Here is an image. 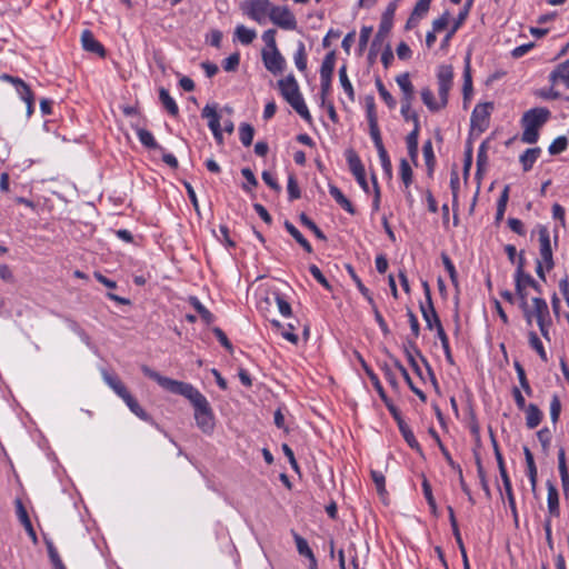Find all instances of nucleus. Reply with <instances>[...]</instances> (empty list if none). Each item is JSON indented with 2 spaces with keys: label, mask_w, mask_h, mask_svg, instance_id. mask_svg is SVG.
Masks as SVG:
<instances>
[{
  "label": "nucleus",
  "mask_w": 569,
  "mask_h": 569,
  "mask_svg": "<svg viewBox=\"0 0 569 569\" xmlns=\"http://www.w3.org/2000/svg\"><path fill=\"white\" fill-rule=\"evenodd\" d=\"M261 59L264 68L271 72L272 74H280L283 72L286 68V59L280 53L279 49L277 50H267L262 49Z\"/></svg>",
  "instance_id": "nucleus-11"
},
{
  "label": "nucleus",
  "mask_w": 569,
  "mask_h": 569,
  "mask_svg": "<svg viewBox=\"0 0 569 569\" xmlns=\"http://www.w3.org/2000/svg\"><path fill=\"white\" fill-rule=\"evenodd\" d=\"M240 63V54L238 52L230 54L222 61V68L227 72L236 71Z\"/></svg>",
  "instance_id": "nucleus-55"
},
{
  "label": "nucleus",
  "mask_w": 569,
  "mask_h": 569,
  "mask_svg": "<svg viewBox=\"0 0 569 569\" xmlns=\"http://www.w3.org/2000/svg\"><path fill=\"white\" fill-rule=\"evenodd\" d=\"M395 10H396V4L390 3L388 6L386 12L383 13L380 24H379L378 32L375 36V39L371 44L370 54L373 53L375 48L380 46L383 42L385 38L389 34V32L392 28V18L395 14Z\"/></svg>",
  "instance_id": "nucleus-12"
},
{
  "label": "nucleus",
  "mask_w": 569,
  "mask_h": 569,
  "mask_svg": "<svg viewBox=\"0 0 569 569\" xmlns=\"http://www.w3.org/2000/svg\"><path fill=\"white\" fill-rule=\"evenodd\" d=\"M123 401L137 417L144 421L150 419L149 415L141 408L138 401L130 393L123 399Z\"/></svg>",
  "instance_id": "nucleus-40"
},
{
  "label": "nucleus",
  "mask_w": 569,
  "mask_h": 569,
  "mask_svg": "<svg viewBox=\"0 0 569 569\" xmlns=\"http://www.w3.org/2000/svg\"><path fill=\"white\" fill-rule=\"evenodd\" d=\"M547 489H548V497H547L548 511H549L550 516L559 517L560 508H559L558 489L550 481L547 482Z\"/></svg>",
  "instance_id": "nucleus-18"
},
{
  "label": "nucleus",
  "mask_w": 569,
  "mask_h": 569,
  "mask_svg": "<svg viewBox=\"0 0 569 569\" xmlns=\"http://www.w3.org/2000/svg\"><path fill=\"white\" fill-rule=\"evenodd\" d=\"M528 338H529L530 347L533 350H536L537 353L539 355L540 359L546 362L548 360L547 353H546L542 342L539 339V337L537 336V333L535 331H530L528 335Z\"/></svg>",
  "instance_id": "nucleus-43"
},
{
  "label": "nucleus",
  "mask_w": 569,
  "mask_h": 569,
  "mask_svg": "<svg viewBox=\"0 0 569 569\" xmlns=\"http://www.w3.org/2000/svg\"><path fill=\"white\" fill-rule=\"evenodd\" d=\"M453 69L450 64H441L437 71L439 100L448 103L449 91L452 87Z\"/></svg>",
  "instance_id": "nucleus-9"
},
{
  "label": "nucleus",
  "mask_w": 569,
  "mask_h": 569,
  "mask_svg": "<svg viewBox=\"0 0 569 569\" xmlns=\"http://www.w3.org/2000/svg\"><path fill=\"white\" fill-rule=\"evenodd\" d=\"M487 162H488L487 141H483L479 147L478 156H477L478 172H480L482 170V168H485L487 166Z\"/></svg>",
  "instance_id": "nucleus-58"
},
{
  "label": "nucleus",
  "mask_w": 569,
  "mask_h": 569,
  "mask_svg": "<svg viewBox=\"0 0 569 569\" xmlns=\"http://www.w3.org/2000/svg\"><path fill=\"white\" fill-rule=\"evenodd\" d=\"M136 133L141 144H143L146 148L163 150L162 147L159 146V143L156 141L153 134L150 131L137 127Z\"/></svg>",
  "instance_id": "nucleus-23"
},
{
  "label": "nucleus",
  "mask_w": 569,
  "mask_h": 569,
  "mask_svg": "<svg viewBox=\"0 0 569 569\" xmlns=\"http://www.w3.org/2000/svg\"><path fill=\"white\" fill-rule=\"evenodd\" d=\"M347 161L350 171L355 176L357 182L362 188L365 192H369V186L366 179L365 167L359 158V156L352 150L349 149L346 152Z\"/></svg>",
  "instance_id": "nucleus-13"
},
{
  "label": "nucleus",
  "mask_w": 569,
  "mask_h": 569,
  "mask_svg": "<svg viewBox=\"0 0 569 569\" xmlns=\"http://www.w3.org/2000/svg\"><path fill=\"white\" fill-rule=\"evenodd\" d=\"M541 153V149L539 147L527 149L520 157L519 161L522 166L525 172H528L532 169L533 163L537 161Z\"/></svg>",
  "instance_id": "nucleus-20"
},
{
  "label": "nucleus",
  "mask_w": 569,
  "mask_h": 569,
  "mask_svg": "<svg viewBox=\"0 0 569 569\" xmlns=\"http://www.w3.org/2000/svg\"><path fill=\"white\" fill-rule=\"evenodd\" d=\"M272 6L269 0H246L241 4V10L250 19L261 23L264 17L270 14Z\"/></svg>",
  "instance_id": "nucleus-6"
},
{
  "label": "nucleus",
  "mask_w": 569,
  "mask_h": 569,
  "mask_svg": "<svg viewBox=\"0 0 569 569\" xmlns=\"http://www.w3.org/2000/svg\"><path fill=\"white\" fill-rule=\"evenodd\" d=\"M293 537H295V542H296L297 550H298L299 555L309 559L310 569H317L316 557H315L311 548L309 547L307 540L305 538H302L301 536H299L298 533H295Z\"/></svg>",
  "instance_id": "nucleus-17"
},
{
  "label": "nucleus",
  "mask_w": 569,
  "mask_h": 569,
  "mask_svg": "<svg viewBox=\"0 0 569 569\" xmlns=\"http://www.w3.org/2000/svg\"><path fill=\"white\" fill-rule=\"evenodd\" d=\"M421 99L431 112H437L448 104L445 103L442 100H440L439 102L436 101L433 92L428 87L421 90Z\"/></svg>",
  "instance_id": "nucleus-21"
},
{
  "label": "nucleus",
  "mask_w": 569,
  "mask_h": 569,
  "mask_svg": "<svg viewBox=\"0 0 569 569\" xmlns=\"http://www.w3.org/2000/svg\"><path fill=\"white\" fill-rule=\"evenodd\" d=\"M269 19L273 24L284 30H295L297 28V19L286 6H272Z\"/></svg>",
  "instance_id": "nucleus-7"
},
{
  "label": "nucleus",
  "mask_w": 569,
  "mask_h": 569,
  "mask_svg": "<svg viewBox=\"0 0 569 569\" xmlns=\"http://www.w3.org/2000/svg\"><path fill=\"white\" fill-rule=\"evenodd\" d=\"M422 152H423V158H425V161H426V166L428 168V172H429V174H432L433 167H435V163H436V158H435L431 140H427L423 143Z\"/></svg>",
  "instance_id": "nucleus-42"
},
{
  "label": "nucleus",
  "mask_w": 569,
  "mask_h": 569,
  "mask_svg": "<svg viewBox=\"0 0 569 569\" xmlns=\"http://www.w3.org/2000/svg\"><path fill=\"white\" fill-rule=\"evenodd\" d=\"M299 219L301 221V223L307 227L308 229H310L315 236L322 240V241H326L327 240V237L325 236V233L321 231V229L306 214V213H301L299 216Z\"/></svg>",
  "instance_id": "nucleus-45"
},
{
  "label": "nucleus",
  "mask_w": 569,
  "mask_h": 569,
  "mask_svg": "<svg viewBox=\"0 0 569 569\" xmlns=\"http://www.w3.org/2000/svg\"><path fill=\"white\" fill-rule=\"evenodd\" d=\"M254 136V128L250 123H241L239 127V139L244 147L251 146Z\"/></svg>",
  "instance_id": "nucleus-37"
},
{
  "label": "nucleus",
  "mask_w": 569,
  "mask_h": 569,
  "mask_svg": "<svg viewBox=\"0 0 569 569\" xmlns=\"http://www.w3.org/2000/svg\"><path fill=\"white\" fill-rule=\"evenodd\" d=\"M562 81L569 88V59L560 63L551 73L550 81Z\"/></svg>",
  "instance_id": "nucleus-27"
},
{
  "label": "nucleus",
  "mask_w": 569,
  "mask_h": 569,
  "mask_svg": "<svg viewBox=\"0 0 569 569\" xmlns=\"http://www.w3.org/2000/svg\"><path fill=\"white\" fill-rule=\"evenodd\" d=\"M234 34L242 44H250L257 37V33L253 29H249L243 24H240L236 28Z\"/></svg>",
  "instance_id": "nucleus-35"
},
{
  "label": "nucleus",
  "mask_w": 569,
  "mask_h": 569,
  "mask_svg": "<svg viewBox=\"0 0 569 569\" xmlns=\"http://www.w3.org/2000/svg\"><path fill=\"white\" fill-rule=\"evenodd\" d=\"M278 87L284 100L295 109V111L308 123H311L312 117L300 93L295 76L290 73L286 78L280 79L278 81Z\"/></svg>",
  "instance_id": "nucleus-2"
},
{
  "label": "nucleus",
  "mask_w": 569,
  "mask_h": 569,
  "mask_svg": "<svg viewBox=\"0 0 569 569\" xmlns=\"http://www.w3.org/2000/svg\"><path fill=\"white\" fill-rule=\"evenodd\" d=\"M106 383L123 400L130 392L117 376L103 373Z\"/></svg>",
  "instance_id": "nucleus-22"
},
{
  "label": "nucleus",
  "mask_w": 569,
  "mask_h": 569,
  "mask_svg": "<svg viewBox=\"0 0 569 569\" xmlns=\"http://www.w3.org/2000/svg\"><path fill=\"white\" fill-rule=\"evenodd\" d=\"M159 99L169 114H171L173 117H176L178 114L179 108L167 89L161 88L159 90Z\"/></svg>",
  "instance_id": "nucleus-28"
},
{
  "label": "nucleus",
  "mask_w": 569,
  "mask_h": 569,
  "mask_svg": "<svg viewBox=\"0 0 569 569\" xmlns=\"http://www.w3.org/2000/svg\"><path fill=\"white\" fill-rule=\"evenodd\" d=\"M82 48L91 53H96L101 58L106 57L104 47L94 38L93 33L86 29L81 33Z\"/></svg>",
  "instance_id": "nucleus-14"
},
{
  "label": "nucleus",
  "mask_w": 569,
  "mask_h": 569,
  "mask_svg": "<svg viewBox=\"0 0 569 569\" xmlns=\"http://www.w3.org/2000/svg\"><path fill=\"white\" fill-rule=\"evenodd\" d=\"M422 288L426 297V302H420L422 318L426 321L427 329H436L438 331L439 326H442V323L432 302L430 286L427 281H422Z\"/></svg>",
  "instance_id": "nucleus-4"
},
{
  "label": "nucleus",
  "mask_w": 569,
  "mask_h": 569,
  "mask_svg": "<svg viewBox=\"0 0 569 569\" xmlns=\"http://www.w3.org/2000/svg\"><path fill=\"white\" fill-rule=\"evenodd\" d=\"M551 113L547 108H532L523 113L521 122L523 132L521 141L536 143L539 139V129L549 120Z\"/></svg>",
  "instance_id": "nucleus-3"
},
{
  "label": "nucleus",
  "mask_w": 569,
  "mask_h": 569,
  "mask_svg": "<svg viewBox=\"0 0 569 569\" xmlns=\"http://www.w3.org/2000/svg\"><path fill=\"white\" fill-rule=\"evenodd\" d=\"M378 151V154H379V159L381 161V166L385 170V172L388 174V176H391V172H392V166H391V160L388 156V152L386 150L385 147H381L380 149L377 150Z\"/></svg>",
  "instance_id": "nucleus-59"
},
{
  "label": "nucleus",
  "mask_w": 569,
  "mask_h": 569,
  "mask_svg": "<svg viewBox=\"0 0 569 569\" xmlns=\"http://www.w3.org/2000/svg\"><path fill=\"white\" fill-rule=\"evenodd\" d=\"M295 64L297 69L301 72H305L307 70V52L306 47L302 41L298 42L297 50L293 56Z\"/></svg>",
  "instance_id": "nucleus-36"
},
{
  "label": "nucleus",
  "mask_w": 569,
  "mask_h": 569,
  "mask_svg": "<svg viewBox=\"0 0 569 569\" xmlns=\"http://www.w3.org/2000/svg\"><path fill=\"white\" fill-rule=\"evenodd\" d=\"M14 503H16L18 519L20 520V522L24 527V529H26L28 536L30 537V539L32 540V542L34 545H37L38 543V537H37V533H36V531L33 529V526L31 523V520L29 518L27 509L24 508V506H23V503H22V501L20 499H16Z\"/></svg>",
  "instance_id": "nucleus-15"
},
{
  "label": "nucleus",
  "mask_w": 569,
  "mask_h": 569,
  "mask_svg": "<svg viewBox=\"0 0 569 569\" xmlns=\"http://www.w3.org/2000/svg\"><path fill=\"white\" fill-rule=\"evenodd\" d=\"M418 138L419 131H417V128H413L406 138L408 153L413 162H416L418 158Z\"/></svg>",
  "instance_id": "nucleus-32"
},
{
  "label": "nucleus",
  "mask_w": 569,
  "mask_h": 569,
  "mask_svg": "<svg viewBox=\"0 0 569 569\" xmlns=\"http://www.w3.org/2000/svg\"><path fill=\"white\" fill-rule=\"evenodd\" d=\"M441 259H442V263H443L447 272L449 273L452 284H455L457 287L458 286V274H457L455 264L452 263L451 259L446 253L441 254Z\"/></svg>",
  "instance_id": "nucleus-52"
},
{
  "label": "nucleus",
  "mask_w": 569,
  "mask_h": 569,
  "mask_svg": "<svg viewBox=\"0 0 569 569\" xmlns=\"http://www.w3.org/2000/svg\"><path fill=\"white\" fill-rule=\"evenodd\" d=\"M286 230L295 238V240L308 252H312L310 242L302 236V233L288 220L284 221Z\"/></svg>",
  "instance_id": "nucleus-26"
},
{
  "label": "nucleus",
  "mask_w": 569,
  "mask_h": 569,
  "mask_svg": "<svg viewBox=\"0 0 569 569\" xmlns=\"http://www.w3.org/2000/svg\"><path fill=\"white\" fill-rule=\"evenodd\" d=\"M493 110L492 102L478 103L471 113V129L483 132L489 127L490 113Z\"/></svg>",
  "instance_id": "nucleus-8"
},
{
  "label": "nucleus",
  "mask_w": 569,
  "mask_h": 569,
  "mask_svg": "<svg viewBox=\"0 0 569 569\" xmlns=\"http://www.w3.org/2000/svg\"><path fill=\"white\" fill-rule=\"evenodd\" d=\"M400 178L406 188L412 182V169L406 159L400 160Z\"/></svg>",
  "instance_id": "nucleus-48"
},
{
  "label": "nucleus",
  "mask_w": 569,
  "mask_h": 569,
  "mask_svg": "<svg viewBox=\"0 0 569 569\" xmlns=\"http://www.w3.org/2000/svg\"><path fill=\"white\" fill-rule=\"evenodd\" d=\"M371 306V310L373 312V316H375V319L380 328V330L382 331L383 336H388L390 333V329L387 325V322L385 321L381 312L379 311L375 300L372 299V303H369Z\"/></svg>",
  "instance_id": "nucleus-50"
},
{
  "label": "nucleus",
  "mask_w": 569,
  "mask_h": 569,
  "mask_svg": "<svg viewBox=\"0 0 569 569\" xmlns=\"http://www.w3.org/2000/svg\"><path fill=\"white\" fill-rule=\"evenodd\" d=\"M141 371L148 378L154 380L164 390L184 397L190 401L194 410L197 427L204 433H211L214 429V415L207 398L191 383L178 381L152 370L143 365Z\"/></svg>",
  "instance_id": "nucleus-1"
},
{
  "label": "nucleus",
  "mask_w": 569,
  "mask_h": 569,
  "mask_svg": "<svg viewBox=\"0 0 569 569\" xmlns=\"http://www.w3.org/2000/svg\"><path fill=\"white\" fill-rule=\"evenodd\" d=\"M347 268V271L348 273L350 274L351 279L353 280V282L356 283L358 290L361 292V295L366 298V300L368 301V303H372V295L371 292L369 291V289L362 283L361 279L358 277V274L356 273L353 267L351 264H347L346 266Z\"/></svg>",
  "instance_id": "nucleus-33"
},
{
  "label": "nucleus",
  "mask_w": 569,
  "mask_h": 569,
  "mask_svg": "<svg viewBox=\"0 0 569 569\" xmlns=\"http://www.w3.org/2000/svg\"><path fill=\"white\" fill-rule=\"evenodd\" d=\"M568 147V139L565 136L556 138L548 148L551 156L563 152Z\"/></svg>",
  "instance_id": "nucleus-47"
},
{
  "label": "nucleus",
  "mask_w": 569,
  "mask_h": 569,
  "mask_svg": "<svg viewBox=\"0 0 569 569\" xmlns=\"http://www.w3.org/2000/svg\"><path fill=\"white\" fill-rule=\"evenodd\" d=\"M561 412V402L557 395L552 396L551 402H550V418L553 425L557 423L559 420Z\"/></svg>",
  "instance_id": "nucleus-56"
},
{
  "label": "nucleus",
  "mask_w": 569,
  "mask_h": 569,
  "mask_svg": "<svg viewBox=\"0 0 569 569\" xmlns=\"http://www.w3.org/2000/svg\"><path fill=\"white\" fill-rule=\"evenodd\" d=\"M201 116L209 120L208 126L210 129H216V127H218L220 124V117L214 107H210L207 104L202 109Z\"/></svg>",
  "instance_id": "nucleus-44"
},
{
  "label": "nucleus",
  "mask_w": 569,
  "mask_h": 569,
  "mask_svg": "<svg viewBox=\"0 0 569 569\" xmlns=\"http://www.w3.org/2000/svg\"><path fill=\"white\" fill-rule=\"evenodd\" d=\"M539 442L542 446L543 451H548L551 443V432L548 428H542L537 432Z\"/></svg>",
  "instance_id": "nucleus-61"
},
{
  "label": "nucleus",
  "mask_w": 569,
  "mask_h": 569,
  "mask_svg": "<svg viewBox=\"0 0 569 569\" xmlns=\"http://www.w3.org/2000/svg\"><path fill=\"white\" fill-rule=\"evenodd\" d=\"M371 479L376 485L377 491L380 496L386 493V478L381 471L371 470Z\"/></svg>",
  "instance_id": "nucleus-53"
},
{
  "label": "nucleus",
  "mask_w": 569,
  "mask_h": 569,
  "mask_svg": "<svg viewBox=\"0 0 569 569\" xmlns=\"http://www.w3.org/2000/svg\"><path fill=\"white\" fill-rule=\"evenodd\" d=\"M463 99L467 100L472 92V78H471V67H470V54H468L465 59V70H463Z\"/></svg>",
  "instance_id": "nucleus-29"
},
{
  "label": "nucleus",
  "mask_w": 569,
  "mask_h": 569,
  "mask_svg": "<svg viewBox=\"0 0 569 569\" xmlns=\"http://www.w3.org/2000/svg\"><path fill=\"white\" fill-rule=\"evenodd\" d=\"M339 81H340V84L343 88L345 92L349 97V99L351 101H353L355 100V90H353V87L348 78L346 64L341 66L339 69Z\"/></svg>",
  "instance_id": "nucleus-38"
},
{
  "label": "nucleus",
  "mask_w": 569,
  "mask_h": 569,
  "mask_svg": "<svg viewBox=\"0 0 569 569\" xmlns=\"http://www.w3.org/2000/svg\"><path fill=\"white\" fill-rule=\"evenodd\" d=\"M329 193L336 202L350 214H356L357 210L351 201L342 193V191L333 184L329 186Z\"/></svg>",
  "instance_id": "nucleus-16"
},
{
  "label": "nucleus",
  "mask_w": 569,
  "mask_h": 569,
  "mask_svg": "<svg viewBox=\"0 0 569 569\" xmlns=\"http://www.w3.org/2000/svg\"><path fill=\"white\" fill-rule=\"evenodd\" d=\"M336 63V52L330 51L326 54L321 68L320 78H332Z\"/></svg>",
  "instance_id": "nucleus-31"
},
{
  "label": "nucleus",
  "mask_w": 569,
  "mask_h": 569,
  "mask_svg": "<svg viewBox=\"0 0 569 569\" xmlns=\"http://www.w3.org/2000/svg\"><path fill=\"white\" fill-rule=\"evenodd\" d=\"M476 466H477V472H478L481 488L483 489L486 496L488 498H490V496H491L490 488H489V485H488V481L486 478V472H485V469H483V466L481 462V458L478 455H476Z\"/></svg>",
  "instance_id": "nucleus-46"
},
{
  "label": "nucleus",
  "mask_w": 569,
  "mask_h": 569,
  "mask_svg": "<svg viewBox=\"0 0 569 569\" xmlns=\"http://www.w3.org/2000/svg\"><path fill=\"white\" fill-rule=\"evenodd\" d=\"M430 3L431 0H419L412 10V14L416 16L417 18H421L428 12Z\"/></svg>",
  "instance_id": "nucleus-63"
},
{
  "label": "nucleus",
  "mask_w": 569,
  "mask_h": 569,
  "mask_svg": "<svg viewBox=\"0 0 569 569\" xmlns=\"http://www.w3.org/2000/svg\"><path fill=\"white\" fill-rule=\"evenodd\" d=\"M407 316H408V319H409V325H410V329H411V335L412 337L416 339L419 337L420 335V325H419V321H418V318L417 316L412 312L411 309H408L407 310Z\"/></svg>",
  "instance_id": "nucleus-62"
},
{
  "label": "nucleus",
  "mask_w": 569,
  "mask_h": 569,
  "mask_svg": "<svg viewBox=\"0 0 569 569\" xmlns=\"http://www.w3.org/2000/svg\"><path fill=\"white\" fill-rule=\"evenodd\" d=\"M376 87L377 90L381 97V99L385 101V103L388 106L389 109H393L397 104L396 99L392 97V94L387 90L383 82L380 78L376 79Z\"/></svg>",
  "instance_id": "nucleus-41"
},
{
  "label": "nucleus",
  "mask_w": 569,
  "mask_h": 569,
  "mask_svg": "<svg viewBox=\"0 0 569 569\" xmlns=\"http://www.w3.org/2000/svg\"><path fill=\"white\" fill-rule=\"evenodd\" d=\"M526 425L529 429L538 427L542 419V412L535 403H529L525 409Z\"/></svg>",
  "instance_id": "nucleus-19"
},
{
  "label": "nucleus",
  "mask_w": 569,
  "mask_h": 569,
  "mask_svg": "<svg viewBox=\"0 0 569 569\" xmlns=\"http://www.w3.org/2000/svg\"><path fill=\"white\" fill-rule=\"evenodd\" d=\"M401 435H402L403 439L406 440V442L408 443V446L411 449L416 450L419 453H422L421 446L417 441V439H416V437H415V435H413L411 429L403 430V432Z\"/></svg>",
  "instance_id": "nucleus-60"
},
{
  "label": "nucleus",
  "mask_w": 569,
  "mask_h": 569,
  "mask_svg": "<svg viewBox=\"0 0 569 569\" xmlns=\"http://www.w3.org/2000/svg\"><path fill=\"white\" fill-rule=\"evenodd\" d=\"M536 231L539 236V252L545 263L546 270L550 271L555 267L553 252L551 248L549 229L543 224H538Z\"/></svg>",
  "instance_id": "nucleus-5"
},
{
  "label": "nucleus",
  "mask_w": 569,
  "mask_h": 569,
  "mask_svg": "<svg viewBox=\"0 0 569 569\" xmlns=\"http://www.w3.org/2000/svg\"><path fill=\"white\" fill-rule=\"evenodd\" d=\"M189 302L207 325L214 321V316L199 301L197 297H190Z\"/></svg>",
  "instance_id": "nucleus-34"
},
{
  "label": "nucleus",
  "mask_w": 569,
  "mask_h": 569,
  "mask_svg": "<svg viewBox=\"0 0 569 569\" xmlns=\"http://www.w3.org/2000/svg\"><path fill=\"white\" fill-rule=\"evenodd\" d=\"M289 200H296L301 197L300 188L298 186V181L295 174H290L288 177V186H287Z\"/></svg>",
  "instance_id": "nucleus-49"
},
{
  "label": "nucleus",
  "mask_w": 569,
  "mask_h": 569,
  "mask_svg": "<svg viewBox=\"0 0 569 569\" xmlns=\"http://www.w3.org/2000/svg\"><path fill=\"white\" fill-rule=\"evenodd\" d=\"M276 33L277 31L274 29H268L262 33V40L266 43L267 50H277V42H276Z\"/></svg>",
  "instance_id": "nucleus-57"
},
{
  "label": "nucleus",
  "mask_w": 569,
  "mask_h": 569,
  "mask_svg": "<svg viewBox=\"0 0 569 569\" xmlns=\"http://www.w3.org/2000/svg\"><path fill=\"white\" fill-rule=\"evenodd\" d=\"M274 300H276V303L278 306V309H279V312L283 316V317H290L292 315V309H291V306L290 303L284 299L283 296H281L280 293L276 292L274 293Z\"/></svg>",
  "instance_id": "nucleus-51"
},
{
  "label": "nucleus",
  "mask_w": 569,
  "mask_h": 569,
  "mask_svg": "<svg viewBox=\"0 0 569 569\" xmlns=\"http://www.w3.org/2000/svg\"><path fill=\"white\" fill-rule=\"evenodd\" d=\"M403 349H405V353L406 356H408V351L411 352L413 356H418L419 358H421V360L423 361V363L426 365L427 369H428V372L431 377V380L433 383H437V379L433 375V371L431 369V367L429 366L428 361L426 360V358L422 356L421 351L418 349L416 342L412 340V339H407L405 346H403Z\"/></svg>",
  "instance_id": "nucleus-25"
},
{
  "label": "nucleus",
  "mask_w": 569,
  "mask_h": 569,
  "mask_svg": "<svg viewBox=\"0 0 569 569\" xmlns=\"http://www.w3.org/2000/svg\"><path fill=\"white\" fill-rule=\"evenodd\" d=\"M437 336H438V338L441 341V346H442V349H443L447 362L449 365L453 366L455 365V360H453V357H452V353H451V349H450V346H449V339H448V336H447V333H446V331H445L442 326H439L438 331H437Z\"/></svg>",
  "instance_id": "nucleus-39"
},
{
  "label": "nucleus",
  "mask_w": 569,
  "mask_h": 569,
  "mask_svg": "<svg viewBox=\"0 0 569 569\" xmlns=\"http://www.w3.org/2000/svg\"><path fill=\"white\" fill-rule=\"evenodd\" d=\"M533 310H531L536 317V320L550 318L548 305L545 299L536 297L532 299Z\"/></svg>",
  "instance_id": "nucleus-30"
},
{
  "label": "nucleus",
  "mask_w": 569,
  "mask_h": 569,
  "mask_svg": "<svg viewBox=\"0 0 569 569\" xmlns=\"http://www.w3.org/2000/svg\"><path fill=\"white\" fill-rule=\"evenodd\" d=\"M422 491H423V496H425L429 507L431 508L432 511H436V509H437L436 500L432 495L431 486L426 477H423V479H422Z\"/></svg>",
  "instance_id": "nucleus-54"
},
{
  "label": "nucleus",
  "mask_w": 569,
  "mask_h": 569,
  "mask_svg": "<svg viewBox=\"0 0 569 569\" xmlns=\"http://www.w3.org/2000/svg\"><path fill=\"white\" fill-rule=\"evenodd\" d=\"M361 363H362V367H363L367 376L369 377L373 388L378 392L380 399L382 401H387V398H389V397L387 396L378 376L373 372V370L362 359H361Z\"/></svg>",
  "instance_id": "nucleus-24"
},
{
  "label": "nucleus",
  "mask_w": 569,
  "mask_h": 569,
  "mask_svg": "<svg viewBox=\"0 0 569 569\" xmlns=\"http://www.w3.org/2000/svg\"><path fill=\"white\" fill-rule=\"evenodd\" d=\"M309 271L310 273L313 276V278L320 283L322 284L325 288L327 289H331L328 280L326 279V277L323 276V273L321 272V270L316 266V264H311L309 267Z\"/></svg>",
  "instance_id": "nucleus-64"
},
{
  "label": "nucleus",
  "mask_w": 569,
  "mask_h": 569,
  "mask_svg": "<svg viewBox=\"0 0 569 569\" xmlns=\"http://www.w3.org/2000/svg\"><path fill=\"white\" fill-rule=\"evenodd\" d=\"M396 82L402 92L400 113H407L408 107H412V101L415 99V87L410 80V74L408 72H403L397 76Z\"/></svg>",
  "instance_id": "nucleus-10"
}]
</instances>
